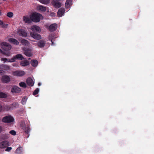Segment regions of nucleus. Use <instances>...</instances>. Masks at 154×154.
Listing matches in <instances>:
<instances>
[{
	"label": "nucleus",
	"instance_id": "f257e3e1",
	"mask_svg": "<svg viewBox=\"0 0 154 154\" xmlns=\"http://www.w3.org/2000/svg\"><path fill=\"white\" fill-rule=\"evenodd\" d=\"M42 16L39 13H34L32 14L30 16L31 20L34 22H38L40 20Z\"/></svg>",
	"mask_w": 154,
	"mask_h": 154
},
{
	"label": "nucleus",
	"instance_id": "f03ea898",
	"mask_svg": "<svg viewBox=\"0 0 154 154\" xmlns=\"http://www.w3.org/2000/svg\"><path fill=\"white\" fill-rule=\"evenodd\" d=\"M20 127L25 132V133L28 134V137L29 136V132L30 131V128L29 126H26L25 123L24 122H21Z\"/></svg>",
	"mask_w": 154,
	"mask_h": 154
},
{
	"label": "nucleus",
	"instance_id": "7ed1b4c3",
	"mask_svg": "<svg viewBox=\"0 0 154 154\" xmlns=\"http://www.w3.org/2000/svg\"><path fill=\"white\" fill-rule=\"evenodd\" d=\"M1 45L2 48L5 51H3L4 52V54H6V52L10 50L11 48V46L9 43L6 42H2L1 43Z\"/></svg>",
	"mask_w": 154,
	"mask_h": 154
},
{
	"label": "nucleus",
	"instance_id": "20e7f679",
	"mask_svg": "<svg viewBox=\"0 0 154 154\" xmlns=\"http://www.w3.org/2000/svg\"><path fill=\"white\" fill-rule=\"evenodd\" d=\"M22 49L23 51L24 54L26 56L30 57L32 55V50L31 48L26 47H23L22 48Z\"/></svg>",
	"mask_w": 154,
	"mask_h": 154
},
{
	"label": "nucleus",
	"instance_id": "39448f33",
	"mask_svg": "<svg viewBox=\"0 0 154 154\" xmlns=\"http://www.w3.org/2000/svg\"><path fill=\"white\" fill-rule=\"evenodd\" d=\"M2 121L5 123H11L14 121V119L12 116L9 115L4 117L2 119Z\"/></svg>",
	"mask_w": 154,
	"mask_h": 154
},
{
	"label": "nucleus",
	"instance_id": "423d86ee",
	"mask_svg": "<svg viewBox=\"0 0 154 154\" xmlns=\"http://www.w3.org/2000/svg\"><path fill=\"white\" fill-rule=\"evenodd\" d=\"M51 3L53 7L56 8H58L61 6V3L57 0H53Z\"/></svg>",
	"mask_w": 154,
	"mask_h": 154
},
{
	"label": "nucleus",
	"instance_id": "0eeeda50",
	"mask_svg": "<svg viewBox=\"0 0 154 154\" xmlns=\"http://www.w3.org/2000/svg\"><path fill=\"white\" fill-rule=\"evenodd\" d=\"M25 74L23 71H16L12 72V75L16 76H23Z\"/></svg>",
	"mask_w": 154,
	"mask_h": 154
},
{
	"label": "nucleus",
	"instance_id": "6e6552de",
	"mask_svg": "<svg viewBox=\"0 0 154 154\" xmlns=\"http://www.w3.org/2000/svg\"><path fill=\"white\" fill-rule=\"evenodd\" d=\"M30 35L32 37L36 40H39L41 38V36L40 35L34 32H31Z\"/></svg>",
	"mask_w": 154,
	"mask_h": 154
},
{
	"label": "nucleus",
	"instance_id": "1a4fd4ad",
	"mask_svg": "<svg viewBox=\"0 0 154 154\" xmlns=\"http://www.w3.org/2000/svg\"><path fill=\"white\" fill-rule=\"evenodd\" d=\"M11 80V79L9 76L7 75H4L1 78L2 82L4 83L9 82Z\"/></svg>",
	"mask_w": 154,
	"mask_h": 154
},
{
	"label": "nucleus",
	"instance_id": "9d476101",
	"mask_svg": "<svg viewBox=\"0 0 154 154\" xmlns=\"http://www.w3.org/2000/svg\"><path fill=\"white\" fill-rule=\"evenodd\" d=\"M18 33L20 36L23 37H26L27 35L26 31L23 29H18Z\"/></svg>",
	"mask_w": 154,
	"mask_h": 154
},
{
	"label": "nucleus",
	"instance_id": "9b49d317",
	"mask_svg": "<svg viewBox=\"0 0 154 154\" xmlns=\"http://www.w3.org/2000/svg\"><path fill=\"white\" fill-rule=\"evenodd\" d=\"M12 93H18L21 91V89L18 87L14 85L11 89Z\"/></svg>",
	"mask_w": 154,
	"mask_h": 154
},
{
	"label": "nucleus",
	"instance_id": "f8f14e48",
	"mask_svg": "<svg viewBox=\"0 0 154 154\" xmlns=\"http://www.w3.org/2000/svg\"><path fill=\"white\" fill-rule=\"evenodd\" d=\"M9 145V142L7 141H4L0 143V148H5Z\"/></svg>",
	"mask_w": 154,
	"mask_h": 154
},
{
	"label": "nucleus",
	"instance_id": "ddd939ff",
	"mask_svg": "<svg viewBox=\"0 0 154 154\" xmlns=\"http://www.w3.org/2000/svg\"><path fill=\"white\" fill-rule=\"evenodd\" d=\"M57 28V24L56 23H53L49 26L48 29L51 32H53L55 31Z\"/></svg>",
	"mask_w": 154,
	"mask_h": 154
},
{
	"label": "nucleus",
	"instance_id": "4468645a",
	"mask_svg": "<svg viewBox=\"0 0 154 154\" xmlns=\"http://www.w3.org/2000/svg\"><path fill=\"white\" fill-rule=\"evenodd\" d=\"M30 29L32 31V32H39L41 31L40 27L36 25L32 26L30 28Z\"/></svg>",
	"mask_w": 154,
	"mask_h": 154
},
{
	"label": "nucleus",
	"instance_id": "2eb2a0df",
	"mask_svg": "<svg viewBox=\"0 0 154 154\" xmlns=\"http://www.w3.org/2000/svg\"><path fill=\"white\" fill-rule=\"evenodd\" d=\"M65 11V9L63 8H60L57 12V16L58 17H61L62 16L64 13Z\"/></svg>",
	"mask_w": 154,
	"mask_h": 154
},
{
	"label": "nucleus",
	"instance_id": "dca6fc26",
	"mask_svg": "<svg viewBox=\"0 0 154 154\" xmlns=\"http://www.w3.org/2000/svg\"><path fill=\"white\" fill-rule=\"evenodd\" d=\"M46 44L45 41L41 40H39L37 43L38 46L40 48H43L44 47Z\"/></svg>",
	"mask_w": 154,
	"mask_h": 154
},
{
	"label": "nucleus",
	"instance_id": "f3484780",
	"mask_svg": "<svg viewBox=\"0 0 154 154\" xmlns=\"http://www.w3.org/2000/svg\"><path fill=\"white\" fill-rule=\"evenodd\" d=\"M26 82L27 84L30 86H33L34 84V82L32 79L30 78H27L26 80Z\"/></svg>",
	"mask_w": 154,
	"mask_h": 154
},
{
	"label": "nucleus",
	"instance_id": "a211bd4d",
	"mask_svg": "<svg viewBox=\"0 0 154 154\" xmlns=\"http://www.w3.org/2000/svg\"><path fill=\"white\" fill-rule=\"evenodd\" d=\"M8 41L16 45H18L19 44L18 41L15 38H10L8 39Z\"/></svg>",
	"mask_w": 154,
	"mask_h": 154
},
{
	"label": "nucleus",
	"instance_id": "6ab92c4d",
	"mask_svg": "<svg viewBox=\"0 0 154 154\" xmlns=\"http://www.w3.org/2000/svg\"><path fill=\"white\" fill-rule=\"evenodd\" d=\"M23 21L26 23H30L31 22V19H30L28 17L23 16Z\"/></svg>",
	"mask_w": 154,
	"mask_h": 154
},
{
	"label": "nucleus",
	"instance_id": "aec40b11",
	"mask_svg": "<svg viewBox=\"0 0 154 154\" xmlns=\"http://www.w3.org/2000/svg\"><path fill=\"white\" fill-rule=\"evenodd\" d=\"M21 43L24 46H28L29 45V42L27 40L24 39H22Z\"/></svg>",
	"mask_w": 154,
	"mask_h": 154
},
{
	"label": "nucleus",
	"instance_id": "412c9836",
	"mask_svg": "<svg viewBox=\"0 0 154 154\" xmlns=\"http://www.w3.org/2000/svg\"><path fill=\"white\" fill-rule=\"evenodd\" d=\"M30 63L33 67H36L38 64V62L36 60H33L31 61Z\"/></svg>",
	"mask_w": 154,
	"mask_h": 154
},
{
	"label": "nucleus",
	"instance_id": "4be33fe9",
	"mask_svg": "<svg viewBox=\"0 0 154 154\" xmlns=\"http://www.w3.org/2000/svg\"><path fill=\"white\" fill-rule=\"evenodd\" d=\"M20 65L23 66H27L29 64V62L27 60L22 61L20 63Z\"/></svg>",
	"mask_w": 154,
	"mask_h": 154
},
{
	"label": "nucleus",
	"instance_id": "5701e85b",
	"mask_svg": "<svg viewBox=\"0 0 154 154\" xmlns=\"http://www.w3.org/2000/svg\"><path fill=\"white\" fill-rule=\"evenodd\" d=\"M16 154H23L22 153V148L21 146L19 147L15 151Z\"/></svg>",
	"mask_w": 154,
	"mask_h": 154
},
{
	"label": "nucleus",
	"instance_id": "b1692460",
	"mask_svg": "<svg viewBox=\"0 0 154 154\" xmlns=\"http://www.w3.org/2000/svg\"><path fill=\"white\" fill-rule=\"evenodd\" d=\"M0 68L1 69L5 70H7L10 69V67L8 66L5 64L1 65L0 66Z\"/></svg>",
	"mask_w": 154,
	"mask_h": 154
},
{
	"label": "nucleus",
	"instance_id": "393cba45",
	"mask_svg": "<svg viewBox=\"0 0 154 154\" xmlns=\"http://www.w3.org/2000/svg\"><path fill=\"white\" fill-rule=\"evenodd\" d=\"M71 2V0H67L66 1L65 3V6L66 8H68L70 7Z\"/></svg>",
	"mask_w": 154,
	"mask_h": 154
},
{
	"label": "nucleus",
	"instance_id": "a878e982",
	"mask_svg": "<svg viewBox=\"0 0 154 154\" xmlns=\"http://www.w3.org/2000/svg\"><path fill=\"white\" fill-rule=\"evenodd\" d=\"M15 57L16 58V59H17L22 60L24 58L23 57L22 55L21 54H17L15 56Z\"/></svg>",
	"mask_w": 154,
	"mask_h": 154
},
{
	"label": "nucleus",
	"instance_id": "bb28decb",
	"mask_svg": "<svg viewBox=\"0 0 154 154\" xmlns=\"http://www.w3.org/2000/svg\"><path fill=\"white\" fill-rule=\"evenodd\" d=\"M38 8L39 10L42 11H45L46 10V7L41 5H39L38 6Z\"/></svg>",
	"mask_w": 154,
	"mask_h": 154
},
{
	"label": "nucleus",
	"instance_id": "cd10ccee",
	"mask_svg": "<svg viewBox=\"0 0 154 154\" xmlns=\"http://www.w3.org/2000/svg\"><path fill=\"white\" fill-rule=\"evenodd\" d=\"M54 37V35L53 34H51L49 35L48 37V39L49 40L51 41L52 42V45L54 44V42H53V39Z\"/></svg>",
	"mask_w": 154,
	"mask_h": 154
},
{
	"label": "nucleus",
	"instance_id": "c85d7f7f",
	"mask_svg": "<svg viewBox=\"0 0 154 154\" xmlns=\"http://www.w3.org/2000/svg\"><path fill=\"white\" fill-rule=\"evenodd\" d=\"M7 97V94L0 91V98H6Z\"/></svg>",
	"mask_w": 154,
	"mask_h": 154
},
{
	"label": "nucleus",
	"instance_id": "c756f323",
	"mask_svg": "<svg viewBox=\"0 0 154 154\" xmlns=\"http://www.w3.org/2000/svg\"><path fill=\"white\" fill-rule=\"evenodd\" d=\"M19 85L20 86L23 88H26L27 87L26 83L23 82H22L20 83Z\"/></svg>",
	"mask_w": 154,
	"mask_h": 154
},
{
	"label": "nucleus",
	"instance_id": "7c9ffc66",
	"mask_svg": "<svg viewBox=\"0 0 154 154\" xmlns=\"http://www.w3.org/2000/svg\"><path fill=\"white\" fill-rule=\"evenodd\" d=\"M27 100V98L26 97H24L22 99V103L23 105H25Z\"/></svg>",
	"mask_w": 154,
	"mask_h": 154
},
{
	"label": "nucleus",
	"instance_id": "2f4dec72",
	"mask_svg": "<svg viewBox=\"0 0 154 154\" xmlns=\"http://www.w3.org/2000/svg\"><path fill=\"white\" fill-rule=\"evenodd\" d=\"M40 2L44 4H47L49 3V0H40Z\"/></svg>",
	"mask_w": 154,
	"mask_h": 154
},
{
	"label": "nucleus",
	"instance_id": "473e14b6",
	"mask_svg": "<svg viewBox=\"0 0 154 154\" xmlns=\"http://www.w3.org/2000/svg\"><path fill=\"white\" fill-rule=\"evenodd\" d=\"M5 109L7 110H9L13 109L11 105H6L5 106Z\"/></svg>",
	"mask_w": 154,
	"mask_h": 154
},
{
	"label": "nucleus",
	"instance_id": "72a5a7b5",
	"mask_svg": "<svg viewBox=\"0 0 154 154\" xmlns=\"http://www.w3.org/2000/svg\"><path fill=\"white\" fill-rule=\"evenodd\" d=\"M11 106L13 107L17 108L19 106V104L17 103H14L12 104Z\"/></svg>",
	"mask_w": 154,
	"mask_h": 154
},
{
	"label": "nucleus",
	"instance_id": "f704fd0d",
	"mask_svg": "<svg viewBox=\"0 0 154 154\" xmlns=\"http://www.w3.org/2000/svg\"><path fill=\"white\" fill-rule=\"evenodd\" d=\"M6 16L9 18H11L13 16V14L12 12H9L7 14Z\"/></svg>",
	"mask_w": 154,
	"mask_h": 154
},
{
	"label": "nucleus",
	"instance_id": "c9c22d12",
	"mask_svg": "<svg viewBox=\"0 0 154 154\" xmlns=\"http://www.w3.org/2000/svg\"><path fill=\"white\" fill-rule=\"evenodd\" d=\"M9 135L8 134H5L2 135V137L4 139H7L9 137Z\"/></svg>",
	"mask_w": 154,
	"mask_h": 154
},
{
	"label": "nucleus",
	"instance_id": "e433bc0d",
	"mask_svg": "<svg viewBox=\"0 0 154 154\" xmlns=\"http://www.w3.org/2000/svg\"><path fill=\"white\" fill-rule=\"evenodd\" d=\"M39 91V89L38 88H37L34 91L33 93V95H35L38 94Z\"/></svg>",
	"mask_w": 154,
	"mask_h": 154
},
{
	"label": "nucleus",
	"instance_id": "4c0bfd02",
	"mask_svg": "<svg viewBox=\"0 0 154 154\" xmlns=\"http://www.w3.org/2000/svg\"><path fill=\"white\" fill-rule=\"evenodd\" d=\"M9 133L14 136L16 135V132L14 130L11 131L9 132Z\"/></svg>",
	"mask_w": 154,
	"mask_h": 154
},
{
	"label": "nucleus",
	"instance_id": "58836bf2",
	"mask_svg": "<svg viewBox=\"0 0 154 154\" xmlns=\"http://www.w3.org/2000/svg\"><path fill=\"white\" fill-rule=\"evenodd\" d=\"M16 58L15 57V56H14L13 57L11 58L9 61V62H14L15 61Z\"/></svg>",
	"mask_w": 154,
	"mask_h": 154
},
{
	"label": "nucleus",
	"instance_id": "ea45409f",
	"mask_svg": "<svg viewBox=\"0 0 154 154\" xmlns=\"http://www.w3.org/2000/svg\"><path fill=\"white\" fill-rule=\"evenodd\" d=\"M12 149V148L11 147H7V148L5 150V151H6L9 152V151H11V150Z\"/></svg>",
	"mask_w": 154,
	"mask_h": 154
},
{
	"label": "nucleus",
	"instance_id": "a19ab883",
	"mask_svg": "<svg viewBox=\"0 0 154 154\" xmlns=\"http://www.w3.org/2000/svg\"><path fill=\"white\" fill-rule=\"evenodd\" d=\"M2 25V28H7V27L8 26V24H5L3 22V24Z\"/></svg>",
	"mask_w": 154,
	"mask_h": 154
},
{
	"label": "nucleus",
	"instance_id": "79ce46f5",
	"mask_svg": "<svg viewBox=\"0 0 154 154\" xmlns=\"http://www.w3.org/2000/svg\"><path fill=\"white\" fill-rule=\"evenodd\" d=\"M5 72L2 70H0V75H3L4 74Z\"/></svg>",
	"mask_w": 154,
	"mask_h": 154
},
{
	"label": "nucleus",
	"instance_id": "37998d69",
	"mask_svg": "<svg viewBox=\"0 0 154 154\" xmlns=\"http://www.w3.org/2000/svg\"><path fill=\"white\" fill-rule=\"evenodd\" d=\"M2 60L5 62H6L7 60V59L6 58H3L2 59Z\"/></svg>",
	"mask_w": 154,
	"mask_h": 154
},
{
	"label": "nucleus",
	"instance_id": "c03bdc74",
	"mask_svg": "<svg viewBox=\"0 0 154 154\" xmlns=\"http://www.w3.org/2000/svg\"><path fill=\"white\" fill-rule=\"evenodd\" d=\"M3 128L1 126H0V133L2 131Z\"/></svg>",
	"mask_w": 154,
	"mask_h": 154
},
{
	"label": "nucleus",
	"instance_id": "a18cd8bd",
	"mask_svg": "<svg viewBox=\"0 0 154 154\" xmlns=\"http://www.w3.org/2000/svg\"><path fill=\"white\" fill-rule=\"evenodd\" d=\"M3 24V21L0 20V25H2Z\"/></svg>",
	"mask_w": 154,
	"mask_h": 154
},
{
	"label": "nucleus",
	"instance_id": "49530a36",
	"mask_svg": "<svg viewBox=\"0 0 154 154\" xmlns=\"http://www.w3.org/2000/svg\"><path fill=\"white\" fill-rule=\"evenodd\" d=\"M0 53H3V54L4 53L3 52V51L0 49Z\"/></svg>",
	"mask_w": 154,
	"mask_h": 154
},
{
	"label": "nucleus",
	"instance_id": "de8ad7c7",
	"mask_svg": "<svg viewBox=\"0 0 154 154\" xmlns=\"http://www.w3.org/2000/svg\"><path fill=\"white\" fill-rule=\"evenodd\" d=\"M41 85V83H38V86H40V85Z\"/></svg>",
	"mask_w": 154,
	"mask_h": 154
},
{
	"label": "nucleus",
	"instance_id": "09e8293b",
	"mask_svg": "<svg viewBox=\"0 0 154 154\" xmlns=\"http://www.w3.org/2000/svg\"><path fill=\"white\" fill-rule=\"evenodd\" d=\"M2 12H1V11L0 10V16H1L2 15Z\"/></svg>",
	"mask_w": 154,
	"mask_h": 154
},
{
	"label": "nucleus",
	"instance_id": "8fccbe9b",
	"mask_svg": "<svg viewBox=\"0 0 154 154\" xmlns=\"http://www.w3.org/2000/svg\"><path fill=\"white\" fill-rule=\"evenodd\" d=\"M7 55V56H8V55H9V54H8Z\"/></svg>",
	"mask_w": 154,
	"mask_h": 154
},
{
	"label": "nucleus",
	"instance_id": "3c124183",
	"mask_svg": "<svg viewBox=\"0 0 154 154\" xmlns=\"http://www.w3.org/2000/svg\"><path fill=\"white\" fill-rule=\"evenodd\" d=\"M1 121V119H0V121Z\"/></svg>",
	"mask_w": 154,
	"mask_h": 154
}]
</instances>
